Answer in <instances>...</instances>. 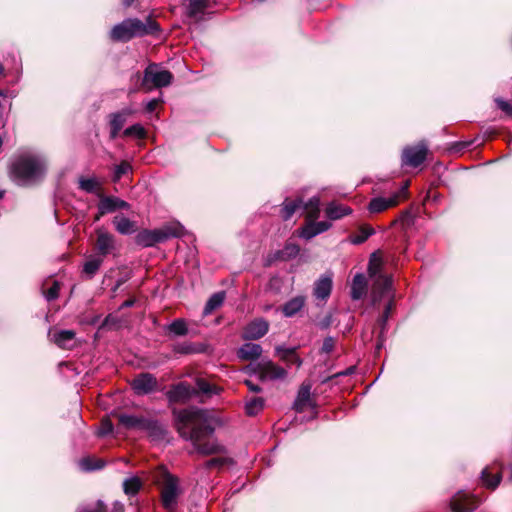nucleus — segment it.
I'll return each instance as SVG.
<instances>
[{
	"label": "nucleus",
	"instance_id": "1",
	"mask_svg": "<svg viewBox=\"0 0 512 512\" xmlns=\"http://www.w3.org/2000/svg\"><path fill=\"white\" fill-rule=\"evenodd\" d=\"M175 428L181 438L190 441L193 450L202 455L219 454L223 447L213 438L214 427L208 423L206 412L197 407L173 410Z\"/></svg>",
	"mask_w": 512,
	"mask_h": 512
},
{
	"label": "nucleus",
	"instance_id": "2",
	"mask_svg": "<svg viewBox=\"0 0 512 512\" xmlns=\"http://www.w3.org/2000/svg\"><path fill=\"white\" fill-rule=\"evenodd\" d=\"M46 171V158L34 151L18 154L10 165V177L18 186H31L40 182Z\"/></svg>",
	"mask_w": 512,
	"mask_h": 512
},
{
	"label": "nucleus",
	"instance_id": "3",
	"mask_svg": "<svg viewBox=\"0 0 512 512\" xmlns=\"http://www.w3.org/2000/svg\"><path fill=\"white\" fill-rule=\"evenodd\" d=\"M160 31L159 24L150 16L145 20L138 18H126L122 22L113 26L110 30V39L114 42H128L136 37L146 35H155Z\"/></svg>",
	"mask_w": 512,
	"mask_h": 512
},
{
	"label": "nucleus",
	"instance_id": "4",
	"mask_svg": "<svg viewBox=\"0 0 512 512\" xmlns=\"http://www.w3.org/2000/svg\"><path fill=\"white\" fill-rule=\"evenodd\" d=\"M118 420L127 429H137L146 432L154 442L164 441L168 435L166 426L154 418L120 414Z\"/></svg>",
	"mask_w": 512,
	"mask_h": 512
},
{
	"label": "nucleus",
	"instance_id": "5",
	"mask_svg": "<svg viewBox=\"0 0 512 512\" xmlns=\"http://www.w3.org/2000/svg\"><path fill=\"white\" fill-rule=\"evenodd\" d=\"M185 229L179 222H171L154 230H144L137 235V243L144 247H151L170 238L184 236Z\"/></svg>",
	"mask_w": 512,
	"mask_h": 512
},
{
	"label": "nucleus",
	"instance_id": "6",
	"mask_svg": "<svg viewBox=\"0 0 512 512\" xmlns=\"http://www.w3.org/2000/svg\"><path fill=\"white\" fill-rule=\"evenodd\" d=\"M173 75L165 69H161L157 64H150L144 71L141 86L146 91L154 88H162L171 84Z\"/></svg>",
	"mask_w": 512,
	"mask_h": 512
},
{
	"label": "nucleus",
	"instance_id": "7",
	"mask_svg": "<svg viewBox=\"0 0 512 512\" xmlns=\"http://www.w3.org/2000/svg\"><path fill=\"white\" fill-rule=\"evenodd\" d=\"M162 476V504L166 510L173 511L177 506V500L181 493L179 488V479L168 471H164Z\"/></svg>",
	"mask_w": 512,
	"mask_h": 512
},
{
	"label": "nucleus",
	"instance_id": "8",
	"mask_svg": "<svg viewBox=\"0 0 512 512\" xmlns=\"http://www.w3.org/2000/svg\"><path fill=\"white\" fill-rule=\"evenodd\" d=\"M261 381L283 380L287 377V370L269 359H262L253 368Z\"/></svg>",
	"mask_w": 512,
	"mask_h": 512
},
{
	"label": "nucleus",
	"instance_id": "9",
	"mask_svg": "<svg viewBox=\"0 0 512 512\" xmlns=\"http://www.w3.org/2000/svg\"><path fill=\"white\" fill-rule=\"evenodd\" d=\"M408 193V184L403 185L399 191L393 193L389 197H374L370 200L368 204V210L370 213H381L388 208L396 206L399 201L401 195H406Z\"/></svg>",
	"mask_w": 512,
	"mask_h": 512
},
{
	"label": "nucleus",
	"instance_id": "10",
	"mask_svg": "<svg viewBox=\"0 0 512 512\" xmlns=\"http://www.w3.org/2000/svg\"><path fill=\"white\" fill-rule=\"evenodd\" d=\"M427 152L428 149L424 143L405 147L402 152V165L410 167L420 166L426 160Z\"/></svg>",
	"mask_w": 512,
	"mask_h": 512
},
{
	"label": "nucleus",
	"instance_id": "11",
	"mask_svg": "<svg viewBox=\"0 0 512 512\" xmlns=\"http://www.w3.org/2000/svg\"><path fill=\"white\" fill-rule=\"evenodd\" d=\"M129 208V203L118 197L100 196L98 203V213L95 216V221H99L100 218L105 214L113 213L117 210H128Z\"/></svg>",
	"mask_w": 512,
	"mask_h": 512
},
{
	"label": "nucleus",
	"instance_id": "12",
	"mask_svg": "<svg viewBox=\"0 0 512 512\" xmlns=\"http://www.w3.org/2000/svg\"><path fill=\"white\" fill-rule=\"evenodd\" d=\"M193 396H197V391L186 382L172 385L166 392V397L170 403H185Z\"/></svg>",
	"mask_w": 512,
	"mask_h": 512
},
{
	"label": "nucleus",
	"instance_id": "13",
	"mask_svg": "<svg viewBox=\"0 0 512 512\" xmlns=\"http://www.w3.org/2000/svg\"><path fill=\"white\" fill-rule=\"evenodd\" d=\"M479 505V500L469 493L458 492L450 501L452 512H473Z\"/></svg>",
	"mask_w": 512,
	"mask_h": 512
},
{
	"label": "nucleus",
	"instance_id": "14",
	"mask_svg": "<svg viewBox=\"0 0 512 512\" xmlns=\"http://www.w3.org/2000/svg\"><path fill=\"white\" fill-rule=\"evenodd\" d=\"M158 385L156 377L151 373H140L132 383V389L137 395H147L156 390Z\"/></svg>",
	"mask_w": 512,
	"mask_h": 512
},
{
	"label": "nucleus",
	"instance_id": "15",
	"mask_svg": "<svg viewBox=\"0 0 512 512\" xmlns=\"http://www.w3.org/2000/svg\"><path fill=\"white\" fill-rule=\"evenodd\" d=\"M96 236L95 249L99 257L104 258L116 250V238L113 234L103 229H98Z\"/></svg>",
	"mask_w": 512,
	"mask_h": 512
},
{
	"label": "nucleus",
	"instance_id": "16",
	"mask_svg": "<svg viewBox=\"0 0 512 512\" xmlns=\"http://www.w3.org/2000/svg\"><path fill=\"white\" fill-rule=\"evenodd\" d=\"M268 330L269 322L263 318H256L244 327L241 337L244 340H258L265 336Z\"/></svg>",
	"mask_w": 512,
	"mask_h": 512
},
{
	"label": "nucleus",
	"instance_id": "17",
	"mask_svg": "<svg viewBox=\"0 0 512 512\" xmlns=\"http://www.w3.org/2000/svg\"><path fill=\"white\" fill-rule=\"evenodd\" d=\"M317 219H307L306 224L298 230L299 237L305 240H311L315 236L326 232L332 226L328 221H316Z\"/></svg>",
	"mask_w": 512,
	"mask_h": 512
},
{
	"label": "nucleus",
	"instance_id": "18",
	"mask_svg": "<svg viewBox=\"0 0 512 512\" xmlns=\"http://www.w3.org/2000/svg\"><path fill=\"white\" fill-rule=\"evenodd\" d=\"M373 283V302L380 301L383 297L390 294L392 288V277L386 274H379L378 277H374Z\"/></svg>",
	"mask_w": 512,
	"mask_h": 512
},
{
	"label": "nucleus",
	"instance_id": "19",
	"mask_svg": "<svg viewBox=\"0 0 512 512\" xmlns=\"http://www.w3.org/2000/svg\"><path fill=\"white\" fill-rule=\"evenodd\" d=\"M275 355L288 367L296 365V367L299 368L303 364L302 359L297 355V347L278 345L275 347Z\"/></svg>",
	"mask_w": 512,
	"mask_h": 512
},
{
	"label": "nucleus",
	"instance_id": "20",
	"mask_svg": "<svg viewBox=\"0 0 512 512\" xmlns=\"http://www.w3.org/2000/svg\"><path fill=\"white\" fill-rule=\"evenodd\" d=\"M132 113L130 109H123L119 112L112 113L109 115L110 125V138L115 139L120 130L123 128L127 121V117Z\"/></svg>",
	"mask_w": 512,
	"mask_h": 512
},
{
	"label": "nucleus",
	"instance_id": "21",
	"mask_svg": "<svg viewBox=\"0 0 512 512\" xmlns=\"http://www.w3.org/2000/svg\"><path fill=\"white\" fill-rule=\"evenodd\" d=\"M263 352L262 346L256 343H244L237 350V357L242 361H253L260 358Z\"/></svg>",
	"mask_w": 512,
	"mask_h": 512
},
{
	"label": "nucleus",
	"instance_id": "22",
	"mask_svg": "<svg viewBox=\"0 0 512 512\" xmlns=\"http://www.w3.org/2000/svg\"><path fill=\"white\" fill-rule=\"evenodd\" d=\"M305 303L306 297L297 295L283 304L282 313L285 317H293L303 309Z\"/></svg>",
	"mask_w": 512,
	"mask_h": 512
},
{
	"label": "nucleus",
	"instance_id": "23",
	"mask_svg": "<svg viewBox=\"0 0 512 512\" xmlns=\"http://www.w3.org/2000/svg\"><path fill=\"white\" fill-rule=\"evenodd\" d=\"M368 283L364 274L358 273L354 276L351 284V298L353 300L362 299L367 293Z\"/></svg>",
	"mask_w": 512,
	"mask_h": 512
},
{
	"label": "nucleus",
	"instance_id": "24",
	"mask_svg": "<svg viewBox=\"0 0 512 512\" xmlns=\"http://www.w3.org/2000/svg\"><path fill=\"white\" fill-rule=\"evenodd\" d=\"M332 290V279L329 276L320 277L314 285L313 294L317 299L326 300Z\"/></svg>",
	"mask_w": 512,
	"mask_h": 512
},
{
	"label": "nucleus",
	"instance_id": "25",
	"mask_svg": "<svg viewBox=\"0 0 512 512\" xmlns=\"http://www.w3.org/2000/svg\"><path fill=\"white\" fill-rule=\"evenodd\" d=\"M51 340L60 348L67 349L73 346L75 332L73 330H60L49 334Z\"/></svg>",
	"mask_w": 512,
	"mask_h": 512
},
{
	"label": "nucleus",
	"instance_id": "26",
	"mask_svg": "<svg viewBox=\"0 0 512 512\" xmlns=\"http://www.w3.org/2000/svg\"><path fill=\"white\" fill-rule=\"evenodd\" d=\"M113 224L117 232L122 235H130L137 230L136 223L123 215L115 216L113 219Z\"/></svg>",
	"mask_w": 512,
	"mask_h": 512
},
{
	"label": "nucleus",
	"instance_id": "27",
	"mask_svg": "<svg viewBox=\"0 0 512 512\" xmlns=\"http://www.w3.org/2000/svg\"><path fill=\"white\" fill-rule=\"evenodd\" d=\"M352 213L350 207L330 202L325 208V214L330 220H338Z\"/></svg>",
	"mask_w": 512,
	"mask_h": 512
},
{
	"label": "nucleus",
	"instance_id": "28",
	"mask_svg": "<svg viewBox=\"0 0 512 512\" xmlns=\"http://www.w3.org/2000/svg\"><path fill=\"white\" fill-rule=\"evenodd\" d=\"M481 480L485 487L495 489L501 481L500 471L493 472L492 468L486 467L481 472Z\"/></svg>",
	"mask_w": 512,
	"mask_h": 512
},
{
	"label": "nucleus",
	"instance_id": "29",
	"mask_svg": "<svg viewBox=\"0 0 512 512\" xmlns=\"http://www.w3.org/2000/svg\"><path fill=\"white\" fill-rule=\"evenodd\" d=\"M310 385H302L298 391L297 398L294 401L293 408L297 412H303L310 401Z\"/></svg>",
	"mask_w": 512,
	"mask_h": 512
},
{
	"label": "nucleus",
	"instance_id": "30",
	"mask_svg": "<svg viewBox=\"0 0 512 512\" xmlns=\"http://www.w3.org/2000/svg\"><path fill=\"white\" fill-rule=\"evenodd\" d=\"M103 263V258L91 256L83 265V274L87 279H92Z\"/></svg>",
	"mask_w": 512,
	"mask_h": 512
},
{
	"label": "nucleus",
	"instance_id": "31",
	"mask_svg": "<svg viewBox=\"0 0 512 512\" xmlns=\"http://www.w3.org/2000/svg\"><path fill=\"white\" fill-rule=\"evenodd\" d=\"M383 260L379 251L370 255L368 263V273L371 278L378 277L382 273Z\"/></svg>",
	"mask_w": 512,
	"mask_h": 512
},
{
	"label": "nucleus",
	"instance_id": "32",
	"mask_svg": "<svg viewBox=\"0 0 512 512\" xmlns=\"http://www.w3.org/2000/svg\"><path fill=\"white\" fill-rule=\"evenodd\" d=\"M303 204V201L301 198H297L295 200H288L286 199L284 203L282 204L281 209V216L283 220H289L292 215L295 213V211L300 208Z\"/></svg>",
	"mask_w": 512,
	"mask_h": 512
},
{
	"label": "nucleus",
	"instance_id": "33",
	"mask_svg": "<svg viewBox=\"0 0 512 512\" xmlns=\"http://www.w3.org/2000/svg\"><path fill=\"white\" fill-rule=\"evenodd\" d=\"M303 208L307 211V219H318L320 216V198L313 196L305 204Z\"/></svg>",
	"mask_w": 512,
	"mask_h": 512
},
{
	"label": "nucleus",
	"instance_id": "34",
	"mask_svg": "<svg viewBox=\"0 0 512 512\" xmlns=\"http://www.w3.org/2000/svg\"><path fill=\"white\" fill-rule=\"evenodd\" d=\"M225 299V293L224 292H218L213 294L205 304L203 313L204 315L211 314L215 309L219 308Z\"/></svg>",
	"mask_w": 512,
	"mask_h": 512
},
{
	"label": "nucleus",
	"instance_id": "35",
	"mask_svg": "<svg viewBox=\"0 0 512 512\" xmlns=\"http://www.w3.org/2000/svg\"><path fill=\"white\" fill-rule=\"evenodd\" d=\"M166 330L173 336H185L188 333V327L183 319H175L166 326Z\"/></svg>",
	"mask_w": 512,
	"mask_h": 512
},
{
	"label": "nucleus",
	"instance_id": "36",
	"mask_svg": "<svg viewBox=\"0 0 512 512\" xmlns=\"http://www.w3.org/2000/svg\"><path fill=\"white\" fill-rule=\"evenodd\" d=\"M104 461L92 457H84L79 461V467L83 471H94L103 468Z\"/></svg>",
	"mask_w": 512,
	"mask_h": 512
},
{
	"label": "nucleus",
	"instance_id": "37",
	"mask_svg": "<svg viewBox=\"0 0 512 512\" xmlns=\"http://www.w3.org/2000/svg\"><path fill=\"white\" fill-rule=\"evenodd\" d=\"M141 486H142V482L136 476L127 478L123 482L124 492H125V494H127L129 496L136 495L138 493V491L140 490Z\"/></svg>",
	"mask_w": 512,
	"mask_h": 512
},
{
	"label": "nucleus",
	"instance_id": "38",
	"mask_svg": "<svg viewBox=\"0 0 512 512\" xmlns=\"http://www.w3.org/2000/svg\"><path fill=\"white\" fill-rule=\"evenodd\" d=\"M300 252V247L295 243H287L284 248L277 252V258L280 260H289L295 258Z\"/></svg>",
	"mask_w": 512,
	"mask_h": 512
},
{
	"label": "nucleus",
	"instance_id": "39",
	"mask_svg": "<svg viewBox=\"0 0 512 512\" xmlns=\"http://www.w3.org/2000/svg\"><path fill=\"white\" fill-rule=\"evenodd\" d=\"M265 400L262 397H253L246 402L245 409L249 416L257 415L264 408Z\"/></svg>",
	"mask_w": 512,
	"mask_h": 512
},
{
	"label": "nucleus",
	"instance_id": "40",
	"mask_svg": "<svg viewBox=\"0 0 512 512\" xmlns=\"http://www.w3.org/2000/svg\"><path fill=\"white\" fill-rule=\"evenodd\" d=\"M196 386L197 388H195V390L197 391V395L201 393L207 396H211L213 394L219 393V389L216 386L211 385L209 382L202 378L196 380Z\"/></svg>",
	"mask_w": 512,
	"mask_h": 512
},
{
	"label": "nucleus",
	"instance_id": "41",
	"mask_svg": "<svg viewBox=\"0 0 512 512\" xmlns=\"http://www.w3.org/2000/svg\"><path fill=\"white\" fill-rule=\"evenodd\" d=\"M374 233L375 230L373 227L369 225L361 226L359 228L358 234L352 237L351 242L356 245L362 244Z\"/></svg>",
	"mask_w": 512,
	"mask_h": 512
},
{
	"label": "nucleus",
	"instance_id": "42",
	"mask_svg": "<svg viewBox=\"0 0 512 512\" xmlns=\"http://www.w3.org/2000/svg\"><path fill=\"white\" fill-rule=\"evenodd\" d=\"M79 187L87 193H95L99 188V182L95 178H80Z\"/></svg>",
	"mask_w": 512,
	"mask_h": 512
},
{
	"label": "nucleus",
	"instance_id": "43",
	"mask_svg": "<svg viewBox=\"0 0 512 512\" xmlns=\"http://www.w3.org/2000/svg\"><path fill=\"white\" fill-rule=\"evenodd\" d=\"M131 170H132V166L128 162H126V161L121 162L119 165H116L114 167L112 181L115 183L118 182L123 175L127 174Z\"/></svg>",
	"mask_w": 512,
	"mask_h": 512
},
{
	"label": "nucleus",
	"instance_id": "44",
	"mask_svg": "<svg viewBox=\"0 0 512 512\" xmlns=\"http://www.w3.org/2000/svg\"><path fill=\"white\" fill-rule=\"evenodd\" d=\"M173 351L179 354H192L197 351L195 346L190 342L176 343L173 345Z\"/></svg>",
	"mask_w": 512,
	"mask_h": 512
},
{
	"label": "nucleus",
	"instance_id": "45",
	"mask_svg": "<svg viewBox=\"0 0 512 512\" xmlns=\"http://www.w3.org/2000/svg\"><path fill=\"white\" fill-rule=\"evenodd\" d=\"M124 136H135L137 138L145 137V129L140 124H134L128 128H126L123 132Z\"/></svg>",
	"mask_w": 512,
	"mask_h": 512
},
{
	"label": "nucleus",
	"instance_id": "46",
	"mask_svg": "<svg viewBox=\"0 0 512 512\" xmlns=\"http://www.w3.org/2000/svg\"><path fill=\"white\" fill-rule=\"evenodd\" d=\"M60 283L56 280L52 281L51 287L47 290H43V295L47 301L55 300L59 295Z\"/></svg>",
	"mask_w": 512,
	"mask_h": 512
},
{
	"label": "nucleus",
	"instance_id": "47",
	"mask_svg": "<svg viewBox=\"0 0 512 512\" xmlns=\"http://www.w3.org/2000/svg\"><path fill=\"white\" fill-rule=\"evenodd\" d=\"M393 302L390 300L386 305L382 315L378 318V324L381 328V335L384 334L385 326L392 310Z\"/></svg>",
	"mask_w": 512,
	"mask_h": 512
},
{
	"label": "nucleus",
	"instance_id": "48",
	"mask_svg": "<svg viewBox=\"0 0 512 512\" xmlns=\"http://www.w3.org/2000/svg\"><path fill=\"white\" fill-rule=\"evenodd\" d=\"M77 512H106V506L102 501H97L95 504L83 507Z\"/></svg>",
	"mask_w": 512,
	"mask_h": 512
},
{
	"label": "nucleus",
	"instance_id": "49",
	"mask_svg": "<svg viewBox=\"0 0 512 512\" xmlns=\"http://www.w3.org/2000/svg\"><path fill=\"white\" fill-rule=\"evenodd\" d=\"M335 339L331 336H328L326 337L324 340H323V344H322V347H321V352L322 353H325V354H329L333 351L334 347H335Z\"/></svg>",
	"mask_w": 512,
	"mask_h": 512
},
{
	"label": "nucleus",
	"instance_id": "50",
	"mask_svg": "<svg viewBox=\"0 0 512 512\" xmlns=\"http://www.w3.org/2000/svg\"><path fill=\"white\" fill-rule=\"evenodd\" d=\"M120 323V320L117 316L113 314H109L105 317L104 321L101 324V328L109 327L114 328L117 327Z\"/></svg>",
	"mask_w": 512,
	"mask_h": 512
},
{
	"label": "nucleus",
	"instance_id": "51",
	"mask_svg": "<svg viewBox=\"0 0 512 512\" xmlns=\"http://www.w3.org/2000/svg\"><path fill=\"white\" fill-rule=\"evenodd\" d=\"M497 107L502 110L506 115L512 116V105L500 98L495 100Z\"/></svg>",
	"mask_w": 512,
	"mask_h": 512
},
{
	"label": "nucleus",
	"instance_id": "52",
	"mask_svg": "<svg viewBox=\"0 0 512 512\" xmlns=\"http://www.w3.org/2000/svg\"><path fill=\"white\" fill-rule=\"evenodd\" d=\"M113 431V425L110 421H103L102 422V426H101V429L99 431V435L101 436H104V435H107L109 433H111Z\"/></svg>",
	"mask_w": 512,
	"mask_h": 512
},
{
	"label": "nucleus",
	"instance_id": "53",
	"mask_svg": "<svg viewBox=\"0 0 512 512\" xmlns=\"http://www.w3.org/2000/svg\"><path fill=\"white\" fill-rule=\"evenodd\" d=\"M131 278V273L128 272L125 275L121 276L115 283V285L112 288V292L115 293L118 288L123 285L125 282H127Z\"/></svg>",
	"mask_w": 512,
	"mask_h": 512
},
{
	"label": "nucleus",
	"instance_id": "54",
	"mask_svg": "<svg viewBox=\"0 0 512 512\" xmlns=\"http://www.w3.org/2000/svg\"><path fill=\"white\" fill-rule=\"evenodd\" d=\"M223 464V460L220 459V458H213V459H210L208 461L205 462V467L207 469H210V468H213V467H216V466H221Z\"/></svg>",
	"mask_w": 512,
	"mask_h": 512
},
{
	"label": "nucleus",
	"instance_id": "55",
	"mask_svg": "<svg viewBox=\"0 0 512 512\" xmlns=\"http://www.w3.org/2000/svg\"><path fill=\"white\" fill-rule=\"evenodd\" d=\"M159 103L158 99H152L146 104V111L152 113Z\"/></svg>",
	"mask_w": 512,
	"mask_h": 512
},
{
	"label": "nucleus",
	"instance_id": "56",
	"mask_svg": "<svg viewBox=\"0 0 512 512\" xmlns=\"http://www.w3.org/2000/svg\"><path fill=\"white\" fill-rule=\"evenodd\" d=\"M331 325V316H326L323 318L319 323L318 326L320 329L324 330L327 329Z\"/></svg>",
	"mask_w": 512,
	"mask_h": 512
},
{
	"label": "nucleus",
	"instance_id": "57",
	"mask_svg": "<svg viewBox=\"0 0 512 512\" xmlns=\"http://www.w3.org/2000/svg\"><path fill=\"white\" fill-rule=\"evenodd\" d=\"M245 384L247 385L248 389L252 392L259 393L262 391V388L259 385H256L249 380H246Z\"/></svg>",
	"mask_w": 512,
	"mask_h": 512
},
{
	"label": "nucleus",
	"instance_id": "58",
	"mask_svg": "<svg viewBox=\"0 0 512 512\" xmlns=\"http://www.w3.org/2000/svg\"><path fill=\"white\" fill-rule=\"evenodd\" d=\"M473 141L468 142H459L456 144L455 148L458 152L463 151L464 149L470 147L472 145Z\"/></svg>",
	"mask_w": 512,
	"mask_h": 512
},
{
	"label": "nucleus",
	"instance_id": "59",
	"mask_svg": "<svg viewBox=\"0 0 512 512\" xmlns=\"http://www.w3.org/2000/svg\"><path fill=\"white\" fill-rule=\"evenodd\" d=\"M135 302L136 300L134 298L128 299L121 304L120 309L132 307L134 306Z\"/></svg>",
	"mask_w": 512,
	"mask_h": 512
},
{
	"label": "nucleus",
	"instance_id": "60",
	"mask_svg": "<svg viewBox=\"0 0 512 512\" xmlns=\"http://www.w3.org/2000/svg\"><path fill=\"white\" fill-rule=\"evenodd\" d=\"M383 334L379 335V340H378V343H377V349L380 350L382 348V345H383Z\"/></svg>",
	"mask_w": 512,
	"mask_h": 512
},
{
	"label": "nucleus",
	"instance_id": "61",
	"mask_svg": "<svg viewBox=\"0 0 512 512\" xmlns=\"http://www.w3.org/2000/svg\"><path fill=\"white\" fill-rule=\"evenodd\" d=\"M122 2L125 7H130L134 0H122Z\"/></svg>",
	"mask_w": 512,
	"mask_h": 512
},
{
	"label": "nucleus",
	"instance_id": "62",
	"mask_svg": "<svg viewBox=\"0 0 512 512\" xmlns=\"http://www.w3.org/2000/svg\"><path fill=\"white\" fill-rule=\"evenodd\" d=\"M354 370L353 367L349 368L346 372H343V373H340L341 375H348L350 373H352V371Z\"/></svg>",
	"mask_w": 512,
	"mask_h": 512
},
{
	"label": "nucleus",
	"instance_id": "63",
	"mask_svg": "<svg viewBox=\"0 0 512 512\" xmlns=\"http://www.w3.org/2000/svg\"><path fill=\"white\" fill-rule=\"evenodd\" d=\"M140 77H141L140 73H139V72H137V73H135V74L133 75V77H132V78H135L136 80H139V79H140Z\"/></svg>",
	"mask_w": 512,
	"mask_h": 512
},
{
	"label": "nucleus",
	"instance_id": "64",
	"mask_svg": "<svg viewBox=\"0 0 512 512\" xmlns=\"http://www.w3.org/2000/svg\"><path fill=\"white\" fill-rule=\"evenodd\" d=\"M3 72H4V68H3L2 64L0 63V76L3 75Z\"/></svg>",
	"mask_w": 512,
	"mask_h": 512
}]
</instances>
